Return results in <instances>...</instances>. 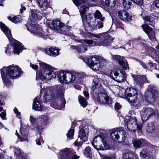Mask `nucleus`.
Segmentation results:
<instances>
[{
    "instance_id": "obj_35",
    "label": "nucleus",
    "mask_w": 159,
    "mask_h": 159,
    "mask_svg": "<svg viewBox=\"0 0 159 159\" xmlns=\"http://www.w3.org/2000/svg\"><path fill=\"white\" fill-rule=\"evenodd\" d=\"M45 53L48 55L56 57L59 54V50H44Z\"/></svg>"
},
{
    "instance_id": "obj_48",
    "label": "nucleus",
    "mask_w": 159,
    "mask_h": 159,
    "mask_svg": "<svg viewBox=\"0 0 159 159\" xmlns=\"http://www.w3.org/2000/svg\"><path fill=\"white\" fill-rule=\"evenodd\" d=\"M113 21L114 24L116 25L117 27L120 28L121 27L122 25V23L120 22L119 20H113Z\"/></svg>"
},
{
    "instance_id": "obj_20",
    "label": "nucleus",
    "mask_w": 159,
    "mask_h": 159,
    "mask_svg": "<svg viewBox=\"0 0 159 159\" xmlns=\"http://www.w3.org/2000/svg\"><path fill=\"white\" fill-rule=\"evenodd\" d=\"M49 26L52 30H61L63 31L65 30V26L64 24L61 23L59 20H56L55 21H50L48 22Z\"/></svg>"
},
{
    "instance_id": "obj_60",
    "label": "nucleus",
    "mask_w": 159,
    "mask_h": 159,
    "mask_svg": "<svg viewBox=\"0 0 159 159\" xmlns=\"http://www.w3.org/2000/svg\"><path fill=\"white\" fill-rule=\"evenodd\" d=\"M154 2L156 7L159 8V0H155Z\"/></svg>"
},
{
    "instance_id": "obj_32",
    "label": "nucleus",
    "mask_w": 159,
    "mask_h": 159,
    "mask_svg": "<svg viewBox=\"0 0 159 159\" xmlns=\"http://www.w3.org/2000/svg\"><path fill=\"white\" fill-rule=\"evenodd\" d=\"M142 18L145 21L152 22L156 18L159 17V13L155 14V15H152L150 16H145L143 14L141 15Z\"/></svg>"
},
{
    "instance_id": "obj_26",
    "label": "nucleus",
    "mask_w": 159,
    "mask_h": 159,
    "mask_svg": "<svg viewBox=\"0 0 159 159\" xmlns=\"http://www.w3.org/2000/svg\"><path fill=\"white\" fill-rule=\"evenodd\" d=\"M136 155L129 150H126L123 152V159H137Z\"/></svg>"
},
{
    "instance_id": "obj_17",
    "label": "nucleus",
    "mask_w": 159,
    "mask_h": 159,
    "mask_svg": "<svg viewBox=\"0 0 159 159\" xmlns=\"http://www.w3.org/2000/svg\"><path fill=\"white\" fill-rule=\"evenodd\" d=\"M110 75L112 78L118 82L124 81L126 79V75L125 72L120 71V73L112 70L110 73Z\"/></svg>"
},
{
    "instance_id": "obj_39",
    "label": "nucleus",
    "mask_w": 159,
    "mask_h": 159,
    "mask_svg": "<svg viewBox=\"0 0 159 159\" xmlns=\"http://www.w3.org/2000/svg\"><path fill=\"white\" fill-rule=\"evenodd\" d=\"M78 98L79 102L81 106L84 108L87 105V102L86 100L83 97L80 95L79 96Z\"/></svg>"
},
{
    "instance_id": "obj_50",
    "label": "nucleus",
    "mask_w": 159,
    "mask_h": 159,
    "mask_svg": "<svg viewBox=\"0 0 159 159\" xmlns=\"http://www.w3.org/2000/svg\"><path fill=\"white\" fill-rule=\"evenodd\" d=\"M132 1L136 4L141 5L143 3V0H131Z\"/></svg>"
},
{
    "instance_id": "obj_58",
    "label": "nucleus",
    "mask_w": 159,
    "mask_h": 159,
    "mask_svg": "<svg viewBox=\"0 0 159 159\" xmlns=\"http://www.w3.org/2000/svg\"><path fill=\"white\" fill-rule=\"evenodd\" d=\"M121 107V106L118 103H116L115 105V108L116 110H119Z\"/></svg>"
},
{
    "instance_id": "obj_12",
    "label": "nucleus",
    "mask_w": 159,
    "mask_h": 159,
    "mask_svg": "<svg viewBox=\"0 0 159 159\" xmlns=\"http://www.w3.org/2000/svg\"><path fill=\"white\" fill-rule=\"evenodd\" d=\"M146 100L150 103L153 102L156 99L159 98L158 92L152 87L149 88L145 94Z\"/></svg>"
},
{
    "instance_id": "obj_64",
    "label": "nucleus",
    "mask_w": 159,
    "mask_h": 159,
    "mask_svg": "<svg viewBox=\"0 0 159 159\" xmlns=\"http://www.w3.org/2000/svg\"><path fill=\"white\" fill-rule=\"evenodd\" d=\"M141 65L143 66V67L145 69H147V67L146 66V65L144 64L142 62H141Z\"/></svg>"
},
{
    "instance_id": "obj_10",
    "label": "nucleus",
    "mask_w": 159,
    "mask_h": 159,
    "mask_svg": "<svg viewBox=\"0 0 159 159\" xmlns=\"http://www.w3.org/2000/svg\"><path fill=\"white\" fill-rule=\"evenodd\" d=\"M124 95L126 100L130 102L133 103L137 100V92L134 88H129L126 89Z\"/></svg>"
},
{
    "instance_id": "obj_29",
    "label": "nucleus",
    "mask_w": 159,
    "mask_h": 159,
    "mask_svg": "<svg viewBox=\"0 0 159 159\" xmlns=\"http://www.w3.org/2000/svg\"><path fill=\"white\" fill-rule=\"evenodd\" d=\"M36 1L39 8L42 11L46 10L48 7L47 0H36Z\"/></svg>"
},
{
    "instance_id": "obj_45",
    "label": "nucleus",
    "mask_w": 159,
    "mask_h": 159,
    "mask_svg": "<svg viewBox=\"0 0 159 159\" xmlns=\"http://www.w3.org/2000/svg\"><path fill=\"white\" fill-rule=\"evenodd\" d=\"M104 20H100L98 21H97V24L95 26V29H100L102 28L103 26V22Z\"/></svg>"
},
{
    "instance_id": "obj_61",
    "label": "nucleus",
    "mask_w": 159,
    "mask_h": 159,
    "mask_svg": "<svg viewBox=\"0 0 159 159\" xmlns=\"http://www.w3.org/2000/svg\"><path fill=\"white\" fill-rule=\"evenodd\" d=\"M6 116V113L4 112H2L0 115L1 118L2 119H4Z\"/></svg>"
},
{
    "instance_id": "obj_13",
    "label": "nucleus",
    "mask_w": 159,
    "mask_h": 159,
    "mask_svg": "<svg viewBox=\"0 0 159 159\" xmlns=\"http://www.w3.org/2000/svg\"><path fill=\"white\" fill-rule=\"evenodd\" d=\"M84 61L90 68L94 70H98L100 67L99 61L97 57H91L88 59H84Z\"/></svg>"
},
{
    "instance_id": "obj_63",
    "label": "nucleus",
    "mask_w": 159,
    "mask_h": 159,
    "mask_svg": "<svg viewBox=\"0 0 159 159\" xmlns=\"http://www.w3.org/2000/svg\"><path fill=\"white\" fill-rule=\"evenodd\" d=\"M26 10V8L25 7H22L21 6V8L20 9V12L21 13H23V10Z\"/></svg>"
},
{
    "instance_id": "obj_62",
    "label": "nucleus",
    "mask_w": 159,
    "mask_h": 159,
    "mask_svg": "<svg viewBox=\"0 0 159 159\" xmlns=\"http://www.w3.org/2000/svg\"><path fill=\"white\" fill-rule=\"evenodd\" d=\"M85 96L86 97H89V93L86 91H84L83 92Z\"/></svg>"
},
{
    "instance_id": "obj_42",
    "label": "nucleus",
    "mask_w": 159,
    "mask_h": 159,
    "mask_svg": "<svg viewBox=\"0 0 159 159\" xmlns=\"http://www.w3.org/2000/svg\"><path fill=\"white\" fill-rule=\"evenodd\" d=\"M15 154L20 158V156H22L24 153L21 151L20 148H14Z\"/></svg>"
},
{
    "instance_id": "obj_18",
    "label": "nucleus",
    "mask_w": 159,
    "mask_h": 159,
    "mask_svg": "<svg viewBox=\"0 0 159 159\" xmlns=\"http://www.w3.org/2000/svg\"><path fill=\"white\" fill-rule=\"evenodd\" d=\"M46 89V88L41 89L40 90V96L37 97L34 100L33 104V109L38 111H41L43 109V107L41 104L40 100L44 102H46L48 101H44V98L41 96V95L42 93L41 90Z\"/></svg>"
},
{
    "instance_id": "obj_23",
    "label": "nucleus",
    "mask_w": 159,
    "mask_h": 159,
    "mask_svg": "<svg viewBox=\"0 0 159 159\" xmlns=\"http://www.w3.org/2000/svg\"><path fill=\"white\" fill-rule=\"evenodd\" d=\"M132 76L134 79L135 84L139 87H142L144 83H149L147 77L144 75H134Z\"/></svg>"
},
{
    "instance_id": "obj_59",
    "label": "nucleus",
    "mask_w": 159,
    "mask_h": 159,
    "mask_svg": "<svg viewBox=\"0 0 159 159\" xmlns=\"http://www.w3.org/2000/svg\"><path fill=\"white\" fill-rule=\"evenodd\" d=\"M45 50H60L59 49L57 48L56 47H47Z\"/></svg>"
},
{
    "instance_id": "obj_7",
    "label": "nucleus",
    "mask_w": 159,
    "mask_h": 159,
    "mask_svg": "<svg viewBox=\"0 0 159 159\" xmlns=\"http://www.w3.org/2000/svg\"><path fill=\"white\" fill-rule=\"evenodd\" d=\"M27 28L28 30L33 35L46 39L47 34L42 30V28L39 25L29 24Z\"/></svg>"
},
{
    "instance_id": "obj_21",
    "label": "nucleus",
    "mask_w": 159,
    "mask_h": 159,
    "mask_svg": "<svg viewBox=\"0 0 159 159\" xmlns=\"http://www.w3.org/2000/svg\"><path fill=\"white\" fill-rule=\"evenodd\" d=\"M127 127L131 131H134L137 129H140L141 126L138 125L137 120L135 118H130L127 122Z\"/></svg>"
},
{
    "instance_id": "obj_55",
    "label": "nucleus",
    "mask_w": 159,
    "mask_h": 159,
    "mask_svg": "<svg viewBox=\"0 0 159 159\" xmlns=\"http://www.w3.org/2000/svg\"><path fill=\"white\" fill-rule=\"evenodd\" d=\"M30 66L33 69H34L35 70H37L38 68V65H34L31 63H30Z\"/></svg>"
},
{
    "instance_id": "obj_3",
    "label": "nucleus",
    "mask_w": 159,
    "mask_h": 159,
    "mask_svg": "<svg viewBox=\"0 0 159 159\" xmlns=\"http://www.w3.org/2000/svg\"><path fill=\"white\" fill-rule=\"evenodd\" d=\"M40 66L39 71L37 72L36 80L41 84L42 82L46 80H50L55 78L58 73L57 71H54L52 67L47 64L40 61H39Z\"/></svg>"
},
{
    "instance_id": "obj_49",
    "label": "nucleus",
    "mask_w": 159,
    "mask_h": 159,
    "mask_svg": "<svg viewBox=\"0 0 159 159\" xmlns=\"http://www.w3.org/2000/svg\"><path fill=\"white\" fill-rule=\"evenodd\" d=\"M135 115V113L134 112V111L133 110H129V114L127 116V117H130V118H135V117L134 116Z\"/></svg>"
},
{
    "instance_id": "obj_24",
    "label": "nucleus",
    "mask_w": 159,
    "mask_h": 159,
    "mask_svg": "<svg viewBox=\"0 0 159 159\" xmlns=\"http://www.w3.org/2000/svg\"><path fill=\"white\" fill-rule=\"evenodd\" d=\"M114 60H116L123 68L126 70L129 69L128 64L124 57L119 55L112 56Z\"/></svg>"
},
{
    "instance_id": "obj_43",
    "label": "nucleus",
    "mask_w": 159,
    "mask_h": 159,
    "mask_svg": "<svg viewBox=\"0 0 159 159\" xmlns=\"http://www.w3.org/2000/svg\"><path fill=\"white\" fill-rule=\"evenodd\" d=\"M74 131L73 129H70L66 134L67 138L69 139H72L73 137Z\"/></svg>"
},
{
    "instance_id": "obj_14",
    "label": "nucleus",
    "mask_w": 159,
    "mask_h": 159,
    "mask_svg": "<svg viewBox=\"0 0 159 159\" xmlns=\"http://www.w3.org/2000/svg\"><path fill=\"white\" fill-rule=\"evenodd\" d=\"M110 136L113 141L117 142L120 141V137H121L122 141H124L126 139L125 132L122 130L116 129H114L111 131Z\"/></svg>"
},
{
    "instance_id": "obj_15",
    "label": "nucleus",
    "mask_w": 159,
    "mask_h": 159,
    "mask_svg": "<svg viewBox=\"0 0 159 159\" xmlns=\"http://www.w3.org/2000/svg\"><path fill=\"white\" fill-rule=\"evenodd\" d=\"M71 78H70L71 82L81 83L85 80V75L82 72L79 73L71 72Z\"/></svg>"
},
{
    "instance_id": "obj_44",
    "label": "nucleus",
    "mask_w": 159,
    "mask_h": 159,
    "mask_svg": "<svg viewBox=\"0 0 159 159\" xmlns=\"http://www.w3.org/2000/svg\"><path fill=\"white\" fill-rule=\"evenodd\" d=\"M91 149L89 147H86L84 151V155L87 157H90L91 156Z\"/></svg>"
},
{
    "instance_id": "obj_46",
    "label": "nucleus",
    "mask_w": 159,
    "mask_h": 159,
    "mask_svg": "<svg viewBox=\"0 0 159 159\" xmlns=\"http://www.w3.org/2000/svg\"><path fill=\"white\" fill-rule=\"evenodd\" d=\"M0 159H11V157L6 155L3 152L0 153Z\"/></svg>"
},
{
    "instance_id": "obj_27",
    "label": "nucleus",
    "mask_w": 159,
    "mask_h": 159,
    "mask_svg": "<svg viewBox=\"0 0 159 159\" xmlns=\"http://www.w3.org/2000/svg\"><path fill=\"white\" fill-rule=\"evenodd\" d=\"M41 13L37 11L34 10H31V15L29 17V19L31 21H34L40 20L42 17Z\"/></svg>"
},
{
    "instance_id": "obj_30",
    "label": "nucleus",
    "mask_w": 159,
    "mask_h": 159,
    "mask_svg": "<svg viewBox=\"0 0 159 159\" xmlns=\"http://www.w3.org/2000/svg\"><path fill=\"white\" fill-rule=\"evenodd\" d=\"M103 37L104 40L102 42L101 44L104 46L110 45L113 39L107 34H104Z\"/></svg>"
},
{
    "instance_id": "obj_56",
    "label": "nucleus",
    "mask_w": 159,
    "mask_h": 159,
    "mask_svg": "<svg viewBox=\"0 0 159 159\" xmlns=\"http://www.w3.org/2000/svg\"><path fill=\"white\" fill-rule=\"evenodd\" d=\"M42 139V141L43 143V141L42 140V138L40 136V139H37L36 140V143L37 145H40L41 144V140Z\"/></svg>"
},
{
    "instance_id": "obj_36",
    "label": "nucleus",
    "mask_w": 159,
    "mask_h": 159,
    "mask_svg": "<svg viewBox=\"0 0 159 159\" xmlns=\"http://www.w3.org/2000/svg\"><path fill=\"white\" fill-rule=\"evenodd\" d=\"M20 135L18 136V138L20 139V142H24L25 141H27V142H28V134H25L24 132H22L20 130Z\"/></svg>"
},
{
    "instance_id": "obj_9",
    "label": "nucleus",
    "mask_w": 159,
    "mask_h": 159,
    "mask_svg": "<svg viewBox=\"0 0 159 159\" xmlns=\"http://www.w3.org/2000/svg\"><path fill=\"white\" fill-rule=\"evenodd\" d=\"M89 129L87 126L82 127L79 132L78 138L75 142L76 146H81L82 143L87 140V135L89 133Z\"/></svg>"
},
{
    "instance_id": "obj_47",
    "label": "nucleus",
    "mask_w": 159,
    "mask_h": 159,
    "mask_svg": "<svg viewBox=\"0 0 159 159\" xmlns=\"http://www.w3.org/2000/svg\"><path fill=\"white\" fill-rule=\"evenodd\" d=\"M131 4V2L129 1L123 0V5L125 8H129Z\"/></svg>"
},
{
    "instance_id": "obj_57",
    "label": "nucleus",
    "mask_w": 159,
    "mask_h": 159,
    "mask_svg": "<svg viewBox=\"0 0 159 159\" xmlns=\"http://www.w3.org/2000/svg\"><path fill=\"white\" fill-rule=\"evenodd\" d=\"M22 52V50H13L12 52V53H13L15 55H19L20 53Z\"/></svg>"
},
{
    "instance_id": "obj_4",
    "label": "nucleus",
    "mask_w": 159,
    "mask_h": 159,
    "mask_svg": "<svg viewBox=\"0 0 159 159\" xmlns=\"http://www.w3.org/2000/svg\"><path fill=\"white\" fill-rule=\"evenodd\" d=\"M6 68L3 67L0 70L1 73L4 85L7 87H9L11 85V82L8 78L9 76L11 79H15L18 78L19 75L22 73L21 69L17 66H14L12 65L8 66L7 69L6 75L4 71Z\"/></svg>"
},
{
    "instance_id": "obj_31",
    "label": "nucleus",
    "mask_w": 159,
    "mask_h": 159,
    "mask_svg": "<svg viewBox=\"0 0 159 159\" xmlns=\"http://www.w3.org/2000/svg\"><path fill=\"white\" fill-rule=\"evenodd\" d=\"M49 120V118L46 115L41 116L38 119L39 125L43 126L46 125Z\"/></svg>"
},
{
    "instance_id": "obj_6",
    "label": "nucleus",
    "mask_w": 159,
    "mask_h": 159,
    "mask_svg": "<svg viewBox=\"0 0 159 159\" xmlns=\"http://www.w3.org/2000/svg\"><path fill=\"white\" fill-rule=\"evenodd\" d=\"M0 28L2 31L5 34L9 40L13 44L8 45L7 46V49H13L14 50H24L25 48L22 44L16 40L12 38L11 31L2 22H0Z\"/></svg>"
},
{
    "instance_id": "obj_38",
    "label": "nucleus",
    "mask_w": 159,
    "mask_h": 159,
    "mask_svg": "<svg viewBox=\"0 0 159 159\" xmlns=\"http://www.w3.org/2000/svg\"><path fill=\"white\" fill-rule=\"evenodd\" d=\"M78 41L81 43H85L89 44L90 46H93L96 45V42L91 40H79Z\"/></svg>"
},
{
    "instance_id": "obj_11",
    "label": "nucleus",
    "mask_w": 159,
    "mask_h": 159,
    "mask_svg": "<svg viewBox=\"0 0 159 159\" xmlns=\"http://www.w3.org/2000/svg\"><path fill=\"white\" fill-rule=\"evenodd\" d=\"M74 151L70 148H66L60 151L59 159H78L76 155H74Z\"/></svg>"
},
{
    "instance_id": "obj_5",
    "label": "nucleus",
    "mask_w": 159,
    "mask_h": 159,
    "mask_svg": "<svg viewBox=\"0 0 159 159\" xmlns=\"http://www.w3.org/2000/svg\"><path fill=\"white\" fill-rule=\"evenodd\" d=\"M74 4L78 7L83 4L81 6L80 9V15L82 17L83 23L87 26L90 27L93 29H95L96 20L90 18L86 16V12L88 9L89 3L86 1L84 0H72Z\"/></svg>"
},
{
    "instance_id": "obj_37",
    "label": "nucleus",
    "mask_w": 159,
    "mask_h": 159,
    "mask_svg": "<svg viewBox=\"0 0 159 159\" xmlns=\"http://www.w3.org/2000/svg\"><path fill=\"white\" fill-rule=\"evenodd\" d=\"M8 18L12 22L15 23L20 22L21 20V17L20 16H18L15 17L10 16L8 17Z\"/></svg>"
},
{
    "instance_id": "obj_52",
    "label": "nucleus",
    "mask_w": 159,
    "mask_h": 159,
    "mask_svg": "<svg viewBox=\"0 0 159 159\" xmlns=\"http://www.w3.org/2000/svg\"><path fill=\"white\" fill-rule=\"evenodd\" d=\"M14 113L16 114L17 116V117L19 118H20V112H19L18 109L15 107L14 109Z\"/></svg>"
},
{
    "instance_id": "obj_41",
    "label": "nucleus",
    "mask_w": 159,
    "mask_h": 159,
    "mask_svg": "<svg viewBox=\"0 0 159 159\" xmlns=\"http://www.w3.org/2000/svg\"><path fill=\"white\" fill-rule=\"evenodd\" d=\"M155 129L154 126L152 123H150L148 124L146 129L148 132L152 133Z\"/></svg>"
},
{
    "instance_id": "obj_33",
    "label": "nucleus",
    "mask_w": 159,
    "mask_h": 159,
    "mask_svg": "<svg viewBox=\"0 0 159 159\" xmlns=\"http://www.w3.org/2000/svg\"><path fill=\"white\" fill-rule=\"evenodd\" d=\"M102 2L110 7H114L116 3V0H103Z\"/></svg>"
},
{
    "instance_id": "obj_8",
    "label": "nucleus",
    "mask_w": 159,
    "mask_h": 159,
    "mask_svg": "<svg viewBox=\"0 0 159 159\" xmlns=\"http://www.w3.org/2000/svg\"><path fill=\"white\" fill-rule=\"evenodd\" d=\"M92 145L98 150H106L108 147L106 140L100 136H97L94 139Z\"/></svg>"
},
{
    "instance_id": "obj_25",
    "label": "nucleus",
    "mask_w": 159,
    "mask_h": 159,
    "mask_svg": "<svg viewBox=\"0 0 159 159\" xmlns=\"http://www.w3.org/2000/svg\"><path fill=\"white\" fill-rule=\"evenodd\" d=\"M118 15L119 18L124 21H129L132 18L131 16L126 11L124 10H120L118 12Z\"/></svg>"
},
{
    "instance_id": "obj_54",
    "label": "nucleus",
    "mask_w": 159,
    "mask_h": 159,
    "mask_svg": "<svg viewBox=\"0 0 159 159\" xmlns=\"http://www.w3.org/2000/svg\"><path fill=\"white\" fill-rule=\"evenodd\" d=\"M30 120L32 123H35L36 121V119L35 118L32 116H30Z\"/></svg>"
},
{
    "instance_id": "obj_51",
    "label": "nucleus",
    "mask_w": 159,
    "mask_h": 159,
    "mask_svg": "<svg viewBox=\"0 0 159 159\" xmlns=\"http://www.w3.org/2000/svg\"><path fill=\"white\" fill-rule=\"evenodd\" d=\"M99 153L100 155V156L102 159H113V158H111L110 157L107 156V155H102L100 153V152H99Z\"/></svg>"
},
{
    "instance_id": "obj_53",
    "label": "nucleus",
    "mask_w": 159,
    "mask_h": 159,
    "mask_svg": "<svg viewBox=\"0 0 159 159\" xmlns=\"http://www.w3.org/2000/svg\"><path fill=\"white\" fill-rule=\"evenodd\" d=\"M143 49H145V50H151L152 48L151 47L146 44H143Z\"/></svg>"
},
{
    "instance_id": "obj_40",
    "label": "nucleus",
    "mask_w": 159,
    "mask_h": 159,
    "mask_svg": "<svg viewBox=\"0 0 159 159\" xmlns=\"http://www.w3.org/2000/svg\"><path fill=\"white\" fill-rule=\"evenodd\" d=\"M94 17L96 19L100 20H104L105 18L104 17L102 16V15L100 12L98 10H96L94 13Z\"/></svg>"
},
{
    "instance_id": "obj_1",
    "label": "nucleus",
    "mask_w": 159,
    "mask_h": 159,
    "mask_svg": "<svg viewBox=\"0 0 159 159\" xmlns=\"http://www.w3.org/2000/svg\"><path fill=\"white\" fill-rule=\"evenodd\" d=\"M41 91V95L44 101H52V107L59 110L64 107L66 101L64 97V89L61 85L48 87Z\"/></svg>"
},
{
    "instance_id": "obj_16",
    "label": "nucleus",
    "mask_w": 159,
    "mask_h": 159,
    "mask_svg": "<svg viewBox=\"0 0 159 159\" xmlns=\"http://www.w3.org/2000/svg\"><path fill=\"white\" fill-rule=\"evenodd\" d=\"M154 113V110L153 109L150 107H143L140 111L142 120L143 121H146Z\"/></svg>"
},
{
    "instance_id": "obj_2",
    "label": "nucleus",
    "mask_w": 159,
    "mask_h": 159,
    "mask_svg": "<svg viewBox=\"0 0 159 159\" xmlns=\"http://www.w3.org/2000/svg\"><path fill=\"white\" fill-rule=\"evenodd\" d=\"M97 79H94L93 84L91 88V93L93 96L96 101L101 104H108L110 106L112 100L107 95L101 86L96 81Z\"/></svg>"
},
{
    "instance_id": "obj_22",
    "label": "nucleus",
    "mask_w": 159,
    "mask_h": 159,
    "mask_svg": "<svg viewBox=\"0 0 159 159\" xmlns=\"http://www.w3.org/2000/svg\"><path fill=\"white\" fill-rule=\"evenodd\" d=\"M142 26L151 41H154L156 40L155 31L152 28L147 25H143Z\"/></svg>"
},
{
    "instance_id": "obj_19",
    "label": "nucleus",
    "mask_w": 159,
    "mask_h": 159,
    "mask_svg": "<svg viewBox=\"0 0 159 159\" xmlns=\"http://www.w3.org/2000/svg\"><path fill=\"white\" fill-rule=\"evenodd\" d=\"M58 77L59 81L61 83L67 84L71 83V72H61L59 73Z\"/></svg>"
},
{
    "instance_id": "obj_34",
    "label": "nucleus",
    "mask_w": 159,
    "mask_h": 159,
    "mask_svg": "<svg viewBox=\"0 0 159 159\" xmlns=\"http://www.w3.org/2000/svg\"><path fill=\"white\" fill-rule=\"evenodd\" d=\"M140 155L143 159H148L150 156V154L146 149H143L140 152Z\"/></svg>"
},
{
    "instance_id": "obj_28",
    "label": "nucleus",
    "mask_w": 159,
    "mask_h": 159,
    "mask_svg": "<svg viewBox=\"0 0 159 159\" xmlns=\"http://www.w3.org/2000/svg\"><path fill=\"white\" fill-rule=\"evenodd\" d=\"M132 143L134 147L136 148L143 147L147 144V141L144 139L134 140Z\"/></svg>"
}]
</instances>
